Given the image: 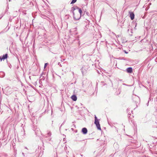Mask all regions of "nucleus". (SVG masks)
Masks as SVG:
<instances>
[{
  "instance_id": "16",
  "label": "nucleus",
  "mask_w": 157,
  "mask_h": 157,
  "mask_svg": "<svg viewBox=\"0 0 157 157\" xmlns=\"http://www.w3.org/2000/svg\"><path fill=\"white\" fill-rule=\"evenodd\" d=\"M94 118H95V121L98 120V119H97V117L96 116V115H95Z\"/></svg>"
},
{
  "instance_id": "18",
  "label": "nucleus",
  "mask_w": 157,
  "mask_h": 157,
  "mask_svg": "<svg viewBox=\"0 0 157 157\" xmlns=\"http://www.w3.org/2000/svg\"><path fill=\"white\" fill-rule=\"evenodd\" d=\"M61 62H63V61H64V60H65V59H63L62 60H61Z\"/></svg>"
},
{
  "instance_id": "13",
  "label": "nucleus",
  "mask_w": 157,
  "mask_h": 157,
  "mask_svg": "<svg viewBox=\"0 0 157 157\" xmlns=\"http://www.w3.org/2000/svg\"><path fill=\"white\" fill-rule=\"evenodd\" d=\"M99 123V122L98 120L97 121H94V124L96 125L97 124H98Z\"/></svg>"
},
{
  "instance_id": "10",
  "label": "nucleus",
  "mask_w": 157,
  "mask_h": 157,
  "mask_svg": "<svg viewBox=\"0 0 157 157\" xmlns=\"http://www.w3.org/2000/svg\"><path fill=\"white\" fill-rule=\"evenodd\" d=\"M86 68L83 67H82V74H83L84 73H85V72H86Z\"/></svg>"
},
{
  "instance_id": "4",
  "label": "nucleus",
  "mask_w": 157,
  "mask_h": 157,
  "mask_svg": "<svg viewBox=\"0 0 157 157\" xmlns=\"http://www.w3.org/2000/svg\"><path fill=\"white\" fill-rule=\"evenodd\" d=\"M82 132L84 134H86L87 132V130L86 128H83L82 130Z\"/></svg>"
},
{
  "instance_id": "15",
  "label": "nucleus",
  "mask_w": 157,
  "mask_h": 157,
  "mask_svg": "<svg viewBox=\"0 0 157 157\" xmlns=\"http://www.w3.org/2000/svg\"><path fill=\"white\" fill-rule=\"evenodd\" d=\"M48 64V63H45L44 66V68H45L47 66Z\"/></svg>"
},
{
  "instance_id": "7",
  "label": "nucleus",
  "mask_w": 157,
  "mask_h": 157,
  "mask_svg": "<svg viewBox=\"0 0 157 157\" xmlns=\"http://www.w3.org/2000/svg\"><path fill=\"white\" fill-rule=\"evenodd\" d=\"M133 101H135V102L136 103L138 102V101L139 100V98L138 97L135 96L134 98H133Z\"/></svg>"
},
{
  "instance_id": "22",
  "label": "nucleus",
  "mask_w": 157,
  "mask_h": 157,
  "mask_svg": "<svg viewBox=\"0 0 157 157\" xmlns=\"http://www.w3.org/2000/svg\"><path fill=\"white\" fill-rule=\"evenodd\" d=\"M125 53H127V52H125Z\"/></svg>"
},
{
  "instance_id": "3",
  "label": "nucleus",
  "mask_w": 157,
  "mask_h": 157,
  "mask_svg": "<svg viewBox=\"0 0 157 157\" xmlns=\"http://www.w3.org/2000/svg\"><path fill=\"white\" fill-rule=\"evenodd\" d=\"M72 7H74L75 9V10H78V13L79 14L82 15V10L79 7H78L77 6H73Z\"/></svg>"
},
{
  "instance_id": "14",
  "label": "nucleus",
  "mask_w": 157,
  "mask_h": 157,
  "mask_svg": "<svg viewBox=\"0 0 157 157\" xmlns=\"http://www.w3.org/2000/svg\"><path fill=\"white\" fill-rule=\"evenodd\" d=\"M77 1V0H72L71 3V4H72L75 3Z\"/></svg>"
},
{
  "instance_id": "12",
  "label": "nucleus",
  "mask_w": 157,
  "mask_h": 157,
  "mask_svg": "<svg viewBox=\"0 0 157 157\" xmlns=\"http://www.w3.org/2000/svg\"><path fill=\"white\" fill-rule=\"evenodd\" d=\"M52 135L51 133L50 132H49L48 133H47V136H46V137H49L51 136Z\"/></svg>"
},
{
  "instance_id": "21",
  "label": "nucleus",
  "mask_w": 157,
  "mask_h": 157,
  "mask_svg": "<svg viewBox=\"0 0 157 157\" xmlns=\"http://www.w3.org/2000/svg\"><path fill=\"white\" fill-rule=\"evenodd\" d=\"M25 148H26V149H27V147H25Z\"/></svg>"
},
{
  "instance_id": "8",
  "label": "nucleus",
  "mask_w": 157,
  "mask_h": 157,
  "mask_svg": "<svg viewBox=\"0 0 157 157\" xmlns=\"http://www.w3.org/2000/svg\"><path fill=\"white\" fill-rule=\"evenodd\" d=\"M71 98L74 101H76L77 99V97L75 95H72L71 97Z\"/></svg>"
},
{
  "instance_id": "9",
  "label": "nucleus",
  "mask_w": 157,
  "mask_h": 157,
  "mask_svg": "<svg viewBox=\"0 0 157 157\" xmlns=\"http://www.w3.org/2000/svg\"><path fill=\"white\" fill-rule=\"evenodd\" d=\"M128 32L130 36H132V29H130V30L129 29H128Z\"/></svg>"
},
{
  "instance_id": "2",
  "label": "nucleus",
  "mask_w": 157,
  "mask_h": 157,
  "mask_svg": "<svg viewBox=\"0 0 157 157\" xmlns=\"http://www.w3.org/2000/svg\"><path fill=\"white\" fill-rule=\"evenodd\" d=\"M8 57V54H6L5 55H3L2 56H0V61H1L2 60H4L6 59Z\"/></svg>"
},
{
  "instance_id": "19",
  "label": "nucleus",
  "mask_w": 157,
  "mask_h": 157,
  "mask_svg": "<svg viewBox=\"0 0 157 157\" xmlns=\"http://www.w3.org/2000/svg\"><path fill=\"white\" fill-rule=\"evenodd\" d=\"M149 102V101H148V102H147V106L148 105Z\"/></svg>"
},
{
  "instance_id": "5",
  "label": "nucleus",
  "mask_w": 157,
  "mask_h": 157,
  "mask_svg": "<svg viewBox=\"0 0 157 157\" xmlns=\"http://www.w3.org/2000/svg\"><path fill=\"white\" fill-rule=\"evenodd\" d=\"M126 71L128 73H131L132 71V68L131 67H129L128 68L126 69Z\"/></svg>"
},
{
  "instance_id": "6",
  "label": "nucleus",
  "mask_w": 157,
  "mask_h": 157,
  "mask_svg": "<svg viewBox=\"0 0 157 157\" xmlns=\"http://www.w3.org/2000/svg\"><path fill=\"white\" fill-rule=\"evenodd\" d=\"M130 16L131 19L133 20L134 18L135 15L134 13H133L130 12Z\"/></svg>"
},
{
  "instance_id": "20",
  "label": "nucleus",
  "mask_w": 157,
  "mask_h": 157,
  "mask_svg": "<svg viewBox=\"0 0 157 157\" xmlns=\"http://www.w3.org/2000/svg\"><path fill=\"white\" fill-rule=\"evenodd\" d=\"M3 16V15H2L0 17V19H1Z\"/></svg>"
},
{
  "instance_id": "1",
  "label": "nucleus",
  "mask_w": 157,
  "mask_h": 157,
  "mask_svg": "<svg viewBox=\"0 0 157 157\" xmlns=\"http://www.w3.org/2000/svg\"><path fill=\"white\" fill-rule=\"evenodd\" d=\"M75 9L74 7H71V12L73 15V17L75 20H78L80 19L81 14H79L78 12L75 13L74 11Z\"/></svg>"
},
{
  "instance_id": "11",
  "label": "nucleus",
  "mask_w": 157,
  "mask_h": 157,
  "mask_svg": "<svg viewBox=\"0 0 157 157\" xmlns=\"http://www.w3.org/2000/svg\"><path fill=\"white\" fill-rule=\"evenodd\" d=\"M96 127L97 128L98 130H101V128L100 127V124H97L96 125Z\"/></svg>"
},
{
  "instance_id": "17",
  "label": "nucleus",
  "mask_w": 157,
  "mask_h": 157,
  "mask_svg": "<svg viewBox=\"0 0 157 157\" xmlns=\"http://www.w3.org/2000/svg\"><path fill=\"white\" fill-rule=\"evenodd\" d=\"M58 65H59L61 67H62V65H61V64L60 63V62H59L58 63Z\"/></svg>"
}]
</instances>
